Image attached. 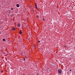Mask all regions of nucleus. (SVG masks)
I'll return each instance as SVG.
<instances>
[{
  "label": "nucleus",
  "mask_w": 75,
  "mask_h": 75,
  "mask_svg": "<svg viewBox=\"0 0 75 75\" xmlns=\"http://www.w3.org/2000/svg\"><path fill=\"white\" fill-rule=\"evenodd\" d=\"M58 72L59 74H61L62 73V70L61 69H59L58 70Z\"/></svg>",
  "instance_id": "obj_1"
},
{
  "label": "nucleus",
  "mask_w": 75,
  "mask_h": 75,
  "mask_svg": "<svg viewBox=\"0 0 75 75\" xmlns=\"http://www.w3.org/2000/svg\"><path fill=\"white\" fill-rule=\"evenodd\" d=\"M16 30V28H12V31H14Z\"/></svg>",
  "instance_id": "obj_2"
},
{
  "label": "nucleus",
  "mask_w": 75,
  "mask_h": 75,
  "mask_svg": "<svg viewBox=\"0 0 75 75\" xmlns=\"http://www.w3.org/2000/svg\"><path fill=\"white\" fill-rule=\"evenodd\" d=\"M16 7H20V5H19V4H17L16 5Z\"/></svg>",
  "instance_id": "obj_3"
},
{
  "label": "nucleus",
  "mask_w": 75,
  "mask_h": 75,
  "mask_svg": "<svg viewBox=\"0 0 75 75\" xmlns=\"http://www.w3.org/2000/svg\"><path fill=\"white\" fill-rule=\"evenodd\" d=\"M17 26L18 27H20V24H17Z\"/></svg>",
  "instance_id": "obj_4"
},
{
  "label": "nucleus",
  "mask_w": 75,
  "mask_h": 75,
  "mask_svg": "<svg viewBox=\"0 0 75 75\" xmlns=\"http://www.w3.org/2000/svg\"><path fill=\"white\" fill-rule=\"evenodd\" d=\"M19 33H20V34H21V33H22V32H21V30L20 31Z\"/></svg>",
  "instance_id": "obj_5"
},
{
  "label": "nucleus",
  "mask_w": 75,
  "mask_h": 75,
  "mask_svg": "<svg viewBox=\"0 0 75 75\" xmlns=\"http://www.w3.org/2000/svg\"><path fill=\"white\" fill-rule=\"evenodd\" d=\"M3 41H6V40L5 39H3Z\"/></svg>",
  "instance_id": "obj_6"
},
{
  "label": "nucleus",
  "mask_w": 75,
  "mask_h": 75,
  "mask_svg": "<svg viewBox=\"0 0 75 75\" xmlns=\"http://www.w3.org/2000/svg\"><path fill=\"white\" fill-rule=\"evenodd\" d=\"M35 7H37V4L35 3Z\"/></svg>",
  "instance_id": "obj_7"
},
{
  "label": "nucleus",
  "mask_w": 75,
  "mask_h": 75,
  "mask_svg": "<svg viewBox=\"0 0 75 75\" xmlns=\"http://www.w3.org/2000/svg\"><path fill=\"white\" fill-rule=\"evenodd\" d=\"M37 18H39V16H37Z\"/></svg>",
  "instance_id": "obj_8"
},
{
  "label": "nucleus",
  "mask_w": 75,
  "mask_h": 75,
  "mask_svg": "<svg viewBox=\"0 0 75 75\" xmlns=\"http://www.w3.org/2000/svg\"><path fill=\"white\" fill-rule=\"evenodd\" d=\"M11 10H13V8H11Z\"/></svg>",
  "instance_id": "obj_9"
},
{
  "label": "nucleus",
  "mask_w": 75,
  "mask_h": 75,
  "mask_svg": "<svg viewBox=\"0 0 75 75\" xmlns=\"http://www.w3.org/2000/svg\"><path fill=\"white\" fill-rule=\"evenodd\" d=\"M38 42H40V41L38 40Z\"/></svg>",
  "instance_id": "obj_10"
},
{
  "label": "nucleus",
  "mask_w": 75,
  "mask_h": 75,
  "mask_svg": "<svg viewBox=\"0 0 75 75\" xmlns=\"http://www.w3.org/2000/svg\"><path fill=\"white\" fill-rule=\"evenodd\" d=\"M24 61H25V59L24 58Z\"/></svg>",
  "instance_id": "obj_11"
},
{
  "label": "nucleus",
  "mask_w": 75,
  "mask_h": 75,
  "mask_svg": "<svg viewBox=\"0 0 75 75\" xmlns=\"http://www.w3.org/2000/svg\"><path fill=\"white\" fill-rule=\"evenodd\" d=\"M1 72L3 73V70H2L1 71Z\"/></svg>",
  "instance_id": "obj_12"
},
{
  "label": "nucleus",
  "mask_w": 75,
  "mask_h": 75,
  "mask_svg": "<svg viewBox=\"0 0 75 75\" xmlns=\"http://www.w3.org/2000/svg\"><path fill=\"white\" fill-rule=\"evenodd\" d=\"M44 20H45V19H44V18L43 19V21H44Z\"/></svg>",
  "instance_id": "obj_13"
},
{
  "label": "nucleus",
  "mask_w": 75,
  "mask_h": 75,
  "mask_svg": "<svg viewBox=\"0 0 75 75\" xmlns=\"http://www.w3.org/2000/svg\"><path fill=\"white\" fill-rule=\"evenodd\" d=\"M36 8H38L37 7H35Z\"/></svg>",
  "instance_id": "obj_14"
},
{
  "label": "nucleus",
  "mask_w": 75,
  "mask_h": 75,
  "mask_svg": "<svg viewBox=\"0 0 75 75\" xmlns=\"http://www.w3.org/2000/svg\"><path fill=\"white\" fill-rule=\"evenodd\" d=\"M70 71H71V70H70Z\"/></svg>",
  "instance_id": "obj_15"
},
{
  "label": "nucleus",
  "mask_w": 75,
  "mask_h": 75,
  "mask_svg": "<svg viewBox=\"0 0 75 75\" xmlns=\"http://www.w3.org/2000/svg\"><path fill=\"white\" fill-rule=\"evenodd\" d=\"M37 75H38V74H37Z\"/></svg>",
  "instance_id": "obj_16"
}]
</instances>
